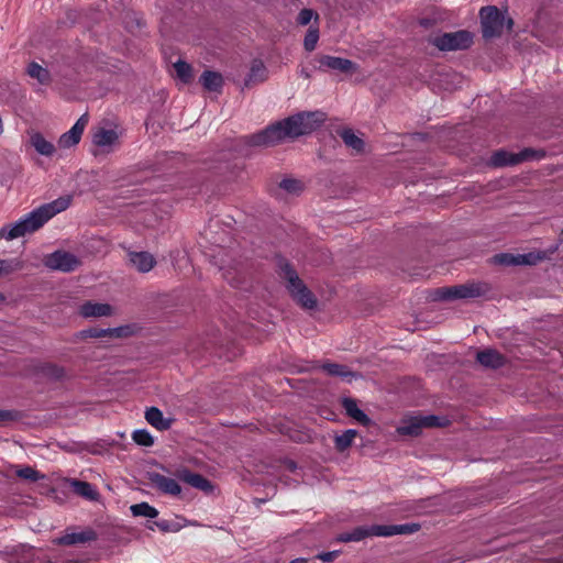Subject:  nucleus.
Wrapping results in <instances>:
<instances>
[{
	"label": "nucleus",
	"instance_id": "nucleus-1",
	"mask_svg": "<svg viewBox=\"0 0 563 563\" xmlns=\"http://www.w3.org/2000/svg\"><path fill=\"white\" fill-rule=\"evenodd\" d=\"M324 121L325 114L321 111L300 112L249 136V143L253 146H273L286 139L309 134Z\"/></svg>",
	"mask_w": 563,
	"mask_h": 563
},
{
	"label": "nucleus",
	"instance_id": "nucleus-2",
	"mask_svg": "<svg viewBox=\"0 0 563 563\" xmlns=\"http://www.w3.org/2000/svg\"><path fill=\"white\" fill-rule=\"evenodd\" d=\"M70 205L69 197H60L49 203H45L31 211L19 221L4 225L0 229V240L12 241L24 236L27 233L35 232L42 228L55 214L66 210Z\"/></svg>",
	"mask_w": 563,
	"mask_h": 563
},
{
	"label": "nucleus",
	"instance_id": "nucleus-3",
	"mask_svg": "<svg viewBox=\"0 0 563 563\" xmlns=\"http://www.w3.org/2000/svg\"><path fill=\"white\" fill-rule=\"evenodd\" d=\"M479 16L482 34L486 40L501 36L505 26L510 31L514 25L512 19L495 5L483 7Z\"/></svg>",
	"mask_w": 563,
	"mask_h": 563
},
{
	"label": "nucleus",
	"instance_id": "nucleus-4",
	"mask_svg": "<svg viewBox=\"0 0 563 563\" xmlns=\"http://www.w3.org/2000/svg\"><path fill=\"white\" fill-rule=\"evenodd\" d=\"M280 277L286 280V287L292 298L306 309H313L317 300L313 294L306 287L296 271L288 264L280 265Z\"/></svg>",
	"mask_w": 563,
	"mask_h": 563
},
{
	"label": "nucleus",
	"instance_id": "nucleus-5",
	"mask_svg": "<svg viewBox=\"0 0 563 563\" xmlns=\"http://www.w3.org/2000/svg\"><path fill=\"white\" fill-rule=\"evenodd\" d=\"M490 290L486 283H470L464 285H455L452 287H442L435 290V299L453 300L468 299L485 296Z\"/></svg>",
	"mask_w": 563,
	"mask_h": 563
},
{
	"label": "nucleus",
	"instance_id": "nucleus-6",
	"mask_svg": "<svg viewBox=\"0 0 563 563\" xmlns=\"http://www.w3.org/2000/svg\"><path fill=\"white\" fill-rule=\"evenodd\" d=\"M448 420L443 417L428 415V416H410L400 421L397 427V432L400 435L417 437L423 429L433 427H443Z\"/></svg>",
	"mask_w": 563,
	"mask_h": 563
},
{
	"label": "nucleus",
	"instance_id": "nucleus-7",
	"mask_svg": "<svg viewBox=\"0 0 563 563\" xmlns=\"http://www.w3.org/2000/svg\"><path fill=\"white\" fill-rule=\"evenodd\" d=\"M122 130L109 122L92 129L91 140L93 145L101 148L102 153H111L120 146Z\"/></svg>",
	"mask_w": 563,
	"mask_h": 563
},
{
	"label": "nucleus",
	"instance_id": "nucleus-8",
	"mask_svg": "<svg viewBox=\"0 0 563 563\" xmlns=\"http://www.w3.org/2000/svg\"><path fill=\"white\" fill-rule=\"evenodd\" d=\"M429 43L443 52L461 51L468 48L473 44V35L468 31L461 30L432 36Z\"/></svg>",
	"mask_w": 563,
	"mask_h": 563
},
{
	"label": "nucleus",
	"instance_id": "nucleus-9",
	"mask_svg": "<svg viewBox=\"0 0 563 563\" xmlns=\"http://www.w3.org/2000/svg\"><path fill=\"white\" fill-rule=\"evenodd\" d=\"M173 475L179 481L183 482L190 487L202 492L206 495H213L216 490V485L205 477L203 475L192 472L187 467H177Z\"/></svg>",
	"mask_w": 563,
	"mask_h": 563
},
{
	"label": "nucleus",
	"instance_id": "nucleus-10",
	"mask_svg": "<svg viewBox=\"0 0 563 563\" xmlns=\"http://www.w3.org/2000/svg\"><path fill=\"white\" fill-rule=\"evenodd\" d=\"M43 262L51 269L66 273L75 271L80 264V261L74 254L65 251H56L48 254Z\"/></svg>",
	"mask_w": 563,
	"mask_h": 563
},
{
	"label": "nucleus",
	"instance_id": "nucleus-11",
	"mask_svg": "<svg viewBox=\"0 0 563 563\" xmlns=\"http://www.w3.org/2000/svg\"><path fill=\"white\" fill-rule=\"evenodd\" d=\"M98 539V533L92 528H86L81 531H75L67 528L65 533L55 540V543L64 547L85 544Z\"/></svg>",
	"mask_w": 563,
	"mask_h": 563
},
{
	"label": "nucleus",
	"instance_id": "nucleus-12",
	"mask_svg": "<svg viewBox=\"0 0 563 563\" xmlns=\"http://www.w3.org/2000/svg\"><path fill=\"white\" fill-rule=\"evenodd\" d=\"M533 153L534 152L530 148H526L516 154L499 150L492 155L489 164L494 167L514 166L531 158Z\"/></svg>",
	"mask_w": 563,
	"mask_h": 563
},
{
	"label": "nucleus",
	"instance_id": "nucleus-13",
	"mask_svg": "<svg viewBox=\"0 0 563 563\" xmlns=\"http://www.w3.org/2000/svg\"><path fill=\"white\" fill-rule=\"evenodd\" d=\"M151 485L164 495L177 497L181 494V487L178 484V479L167 477L163 474L151 472L147 474Z\"/></svg>",
	"mask_w": 563,
	"mask_h": 563
},
{
	"label": "nucleus",
	"instance_id": "nucleus-14",
	"mask_svg": "<svg viewBox=\"0 0 563 563\" xmlns=\"http://www.w3.org/2000/svg\"><path fill=\"white\" fill-rule=\"evenodd\" d=\"M113 449L114 444L100 440L89 443H75L68 452L71 454L113 455Z\"/></svg>",
	"mask_w": 563,
	"mask_h": 563
},
{
	"label": "nucleus",
	"instance_id": "nucleus-15",
	"mask_svg": "<svg viewBox=\"0 0 563 563\" xmlns=\"http://www.w3.org/2000/svg\"><path fill=\"white\" fill-rule=\"evenodd\" d=\"M318 69L322 71L331 69L343 74H350L356 70V65L352 60L342 57L321 55L318 58Z\"/></svg>",
	"mask_w": 563,
	"mask_h": 563
},
{
	"label": "nucleus",
	"instance_id": "nucleus-16",
	"mask_svg": "<svg viewBox=\"0 0 563 563\" xmlns=\"http://www.w3.org/2000/svg\"><path fill=\"white\" fill-rule=\"evenodd\" d=\"M420 529L418 523L404 525H373L372 532L376 537H391L396 534H411Z\"/></svg>",
	"mask_w": 563,
	"mask_h": 563
},
{
	"label": "nucleus",
	"instance_id": "nucleus-17",
	"mask_svg": "<svg viewBox=\"0 0 563 563\" xmlns=\"http://www.w3.org/2000/svg\"><path fill=\"white\" fill-rule=\"evenodd\" d=\"M87 124L88 115L82 114L73 125V128L59 137V146L67 148L78 144Z\"/></svg>",
	"mask_w": 563,
	"mask_h": 563
},
{
	"label": "nucleus",
	"instance_id": "nucleus-18",
	"mask_svg": "<svg viewBox=\"0 0 563 563\" xmlns=\"http://www.w3.org/2000/svg\"><path fill=\"white\" fill-rule=\"evenodd\" d=\"M64 485L69 488L77 496H80L87 500H97L99 493L88 482L80 481L77 478H64Z\"/></svg>",
	"mask_w": 563,
	"mask_h": 563
},
{
	"label": "nucleus",
	"instance_id": "nucleus-19",
	"mask_svg": "<svg viewBox=\"0 0 563 563\" xmlns=\"http://www.w3.org/2000/svg\"><path fill=\"white\" fill-rule=\"evenodd\" d=\"M144 417L147 423L159 431L168 430L174 422L173 418L165 417L162 410L154 406L146 408Z\"/></svg>",
	"mask_w": 563,
	"mask_h": 563
},
{
	"label": "nucleus",
	"instance_id": "nucleus-20",
	"mask_svg": "<svg viewBox=\"0 0 563 563\" xmlns=\"http://www.w3.org/2000/svg\"><path fill=\"white\" fill-rule=\"evenodd\" d=\"M342 408L344 409L345 413L355 420L361 426H369L372 420L371 418L358 408L357 401L350 397H344L341 399Z\"/></svg>",
	"mask_w": 563,
	"mask_h": 563
},
{
	"label": "nucleus",
	"instance_id": "nucleus-21",
	"mask_svg": "<svg viewBox=\"0 0 563 563\" xmlns=\"http://www.w3.org/2000/svg\"><path fill=\"white\" fill-rule=\"evenodd\" d=\"M476 361L487 368H499L506 363V357L494 349L477 352Z\"/></svg>",
	"mask_w": 563,
	"mask_h": 563
},
{
	"label": "nucleus",
	"instance_id": "nucleus-22",
	"mask_svg": "<svg viewBox=\"0 0 563 563\" xmlns=\"http://www.w3.org/2000/svg\"><path fill=\"white\" fill-rule=\"evenodd\" d=\"M112 308L108 303L87 301L80 306L79 312L85 318L110 316Z\"/></svg>",
	"mask_w": 563,
	"mask_h": 563
},
{
	"label": "nucleus",
	"instance_id": "nucleus-23",
	"mask_svg": "<svg viewBox=\"0 0 563 563\" xmlns=\"http://www.w3.org/2000/svg\"><path fill=\"white\" fill-rule=\"evenodd\" d=\"M129 256L131 263L141 273L150 272L156 264L154 256L148 252H131Z\"/></svg>",
	"mask_w": 563,
	"mask_h": 563
},
{
	"label": "nucleus",
	"instance_id": "nucleus-24",
	"mask_svg": "<svg viewBox=\"0 0 563 563\" xmlns=\"http://www.w3.org/2000/svg\"><path fill=\"white\" fill-rule=\"evenodd\" d=\"M321 367L327 374L340 377L347 383H351L354 378L357 377L356 373L350 371L347 366L342 364L324 363Z\"/></svg>",
	"mask_w": 563,
	"mask_h": 563
},
{
	"label": "nucleus",
	"instance_id": "nucleus-25",
	"mask_svg": "<svg viewBox=\"0 0 563 563\" xmlns=\"http://www.w3.org/2000/svg\"><path fill=\"white\" fill-rule=\"evenodd\" d=\"M267 78V69L262 60L255 59L251 65L250 73L244 81L245 87L263 82Z\"/></svg>",
	"mask_w": 563,
	"mask_h": 563
},
{
	"label": "nucleus",
	"instance_id": "nucleus-26",
	"mask_svg": "<svg viewBox=\"0 0 563 563\" xmlns=\"http://www.w3.org/2000/svg\"><path fill=\"white\" fill-rule=\"evenodd\" d=\"M200 82L209 91H218L223 84L222 76L219 73L205 70L200 76Z\"/></svg>",
	"mask_w": 563,
	"mask_h": 563
},
{
	"label": "nucleus",
	"instance_id": "nucleus-27",
	"mask_svg": "<svg viewBox=\"0 0 563 563\" xmlns=\"http://www.w3.org/2000/svg\"><path fill=\"white\" fill-rule=\"evenodd\" d=\"M26 74L31 78L36 79L41 85H48L51 82L49 71L35 62H32L27 65Z\"/></svg>",
	"mask_w": 563,
	"mask_h": 563
},
{
	"label": "nucleus",
	"instance_id": "nucleus-28",
	"mask_svg": "<svg viewBox=\"0 0 563 563\" xmlns=\"http://www.w3.org/2000/svg\"><path fill=\"white\" fill-rule=\"evenodd\" d=\"M31 144L38 154L44 156H51L55 152L54 145L40 133H34L31 136Z\"/></svg>",
	"mask_w": 563,
	"mask_h": 563
},
{
	"label": "nucleus",
	"instance_id": "nucleus-29",
	"mask_svg": "<svg viewBox=\"0 0 563 563\" xmlns=\"http://www.w3.org/2000/svg\"><path fill=\"white\" fill-rule=\"evenodd\" d=\"M340 136L346 146L351 147L355 152L360 153L363 151L364 142L358 137L351 129H344L341 131Z\"/></svg>",
	"mask_w": 563,
	"mask_h": 563
},
{
	"label": "nucleus",
	"instance_id": "nucleus-30",
	"mask_svg": "<svg viewBox=\"0 0 563 563\" xmlns=\"http://www.w3.org/2000/svg\"><path fill=\"white\" fill-rule=\"evenodd\" d=\"M130 511L134 517L156 518L158 516V510L146 501L132 505Z\"/></svg>",
	"mask_w": 563,
	"mask_h": 563
},
{
	"label": "nucleus",
	"instance_id": "nucleus-31",
	"mask_svg": "<svg viewBox=\"0 0 563 563\" xmlns=\"http://www.w3.org/2000/svg\"><path fill=\"white\" fill-rule=\"evenodd\" d=\"M173 66H174L177 78L181 82L189 84L191 81L192 68L188 63H186L181 59H178L176 63H174Z\"/></svg>",
	"mask_w": 563,
	"mask_h": 563
},
{
	"label": "nucleus",
	"instance_id": "nucleus-32",
	"mask_svg": "<svg viewBox=\"0 0 563 563\" xmlns=\"http://www.w3.org/2000/svg\"><path fill=\"white\" fill-rule=\"evenodd\" d=\"M369 536H375L372 532V526L366 529L358 527V528H355L352 532L342 533L339 537V540L343 541V542L361 541L364 538L369 537Z\"/></svg>",
	"mask_w": 563,
	"mask_h": 563
},
{
	"label": "nucleus",
	"instance_id": "nucleus-33",
	"mask_svg": "<svg viewBox=\"0 0 563 563\" xmlns=\"http://www.w3.org/2000/svg\"><path fill=\"white\" fill-rule=\"evenodd\" d=\"M355 430H346L342 434L335 437V448L339 451L346 450L353 442L354 438L356 437Z\"/></svg>",
	"mask_w": 563,
	"mask_h": 563
},
{
	"label": "nucleus",
	"instance_id": "nucleus-34",
	"mask_svg": "<svg viewBox=\"0 0 563 563\" xmlns=\"http://www.w3.org/2000/svg\"><path fill=\"white\" fill-rule=\"evenodd\" d=\"M279 187L290 195H299L303 189L302 183L294 178H284L279 183Z\"/></svg>",
	"mask_w": 563,
	"mask_h": 563
},
{
	"label": "nucleus",
	"instance_id": "nucleus-35",
	"mask_svg": "<svg viewBox=\"0 0 563 563\" xmlns=\"http://www.w3.org/2000/svg\"><path fill=\"white\" fill-rule=\"evenodd\" d=\"M133 441L142 446H151L154 443L152 434L146 429H137L132 433Z\"/></svg>",
	"mask_w": 563,
	"mask_h": 563
},
{
	"label": "nucleus",
	"instance_id": "nucleus-36",
	"mask_svg": "<svg viewBox=\"0 0 563 563\" xmlns=\"http://www.w3.org/2000/svg\"><path fill=\"white\" fill-rule=\"evenodd\" d=\"M518 254L499 253L493 257V263L503 266H518Z\"/></svg>",
	"mask_w": 563,
	"mask_h": 563
},
{
	"label": "nucleus",
	"instance_id": "nucleus-37",
	"mask_svg": "<svg viewBox=\"0 0 563 563\" xmlns=\"http://www.w3.org/2000/svg\"><path fill=\"white\" fill-rule=\"evenodd\" d=\"M543 260L540 253L518 254V265H536Z\"/></svg>",
	"mask_w": 563,
	"mask_h": 563
},
{
	"label": "nucleus",
	"instance_id": "nucleus-38",
	"mask_svg": "<svg viewBox=\"0 0 563 563\" xmlns=\"http://www.w3.org/2000/svg\"><path fill=\"white\" fill-rule=\"evenodd\" d=\"M319 40V31L317 29H309L303 41L305 48L311 52L316 48Z\"/></svg>",
	"mask_w": 563,
	"mask_h": 563
},
{
	"label": "nucleus",
	"instance_id": "nucleus-39",
	"mask_svg": "<svg viewBox=\"0 0 563 563\" xmlns=\"http://www.w3.org/2000/svg\"><path fill=\"white\" fill-rule=\"evenodd\" d=\"M16 475L21 478L29 479L32 482H35L41 477L40 473L37 471H35L34 468H32L31 466H25V467L19 468L16 471ZM44 476H42V478Z\"/></svg>",
	"mask_w": 563,
	"mask_h": 563
},
{
	"label": "nucleus",
	"instance_id": "nucleus-40",
	"mask_svg": "<svg viewBox=\"0 0 563 563\" xmlns=\"http://www.w3.org/2000/svg\"><path fill=\"white\" fill-rule=\"evenodd\" d=\"M156 528L163 532H177L180 530V526L177 522L166 519L157 520Z\"/></svg>",
	"mask_w": 563,
	"mask_h": 563
},
{
	"label": "nucleus",
	"instance_id": "nucleus-41",
	"mask_svg": "<svg viewBox=\"0 0 563 563\" xmlns=\"http://www.w3.org/2000/svg\"><path fill=\"white\" fill-rule=\"evenodd\" d=\"M130 334L129 327L107 328V336L109 338H123Z\"/></svg>",
	"mask_w": 563,
	"mask_h": 563
},
{
	"label": "nucleus",
	"instance_id": "nucleus-42",
	"mask_svg": "<svg viewBox=\"0 0 563 563\" xmlns=\"http://www.w3.org/2000/svg\"><path fill=\"white\" fill-rule=\"evenodd\" d=\"M314 15V12L311 9H302L298 14V23L300 25H308L312 18Z\"/></svg>",
	"mask_w": 563,
	"mask_h": 563
},
{
	"label": "nucleus",
	"instance_id": "nucleus-43",
	"mask_svg": "<svg viewBox=\"0 0 563 563\" xmlns=\"http://www.w3.org/2000/svg\"><path fill=\"white\" fill-rule=\"evenodd\" d=\"M84 338H103L107 336V329L89 328L81 332Z\"/></svg>",
	"mask_w": 563,
	"mask_h": 563
},
{
	"label": "nucleus",
	"instance_id": "nucleus-44",
	"mask_svg": "<svg viewBox=\"0 0 563 563\" xmlns=\"http://www.w3.org/2000/svg\"><path fill=\"white\" fill-rule=\"evenodd\" d=\"M340 552L339 551H330V552H322L317 555V559L321 560L322 562H333L338 556Z\"/></svg>",
	"mask_w": 563,
	"mask_h": 563
},
{
	"label": "nucleus",
	"instance_id": "nucleus-45",
	"mask_svg": "<svg viewBox=\"0 0 563 563\" xmlns=\"http://www.w3.org/2000/svg\"><path fill=\"white\" fill-rule=\"evenodd\" d=\"M13 267L10 262L5 260H0V276L10 273Z\"/></svg>",
	"mask_w": 563,
	"mask_h": 563
},
{
	"label": "nucleus",
	"instance_id": "nucleus-46",
	"mask_svg": "<svg viewBox=\"0 0 563 563\" xmlns=\"http://www.w3.org/2000/svg\"><path fill=\"white\" fill-rule=\"evenodd\" d=\"M277 461L283 462L285 464L286 468H288L291 472L296 470L295 460L288 459V460H277Z\"/></svg>",
	"mask_w": 563,
	"mask_h": 563
},
{
	"label": "nucleus",
	"instance_id": "nucleus-47",
	"mask_svg": "<svg viewBox=\"0 0 563 563\" xmlns=\"http://www.w3.org/2000/svg\"><path fill=\"white\" fill-rule=\"evenodd\" d=\"M307 560L306 559H295L292 561H290L289 563H306Z\"/></svg>",
	"mask_w": 563,
	"mask_h": 563
},
{
	"label": "nucleus",
	"instance_id": "nucleus-48",
	"mask_svg": "<svg viewBox=\"0 0 563 563\" xmlns=\"http://www.w3.org/2000/svg\"><path fill=\"white\" fill-rule=\"evenodd\" d=\"M147 528H148L150 530H154V529L156 528V521L151 522V523L147 526Z\"/></svg>",
	"mask_w": 563,
	"mask_h": 563
},
{
	"label": "nucleus",
	"instance_id": "nucleus-49",
	"mask_svg": "<svg viewBox=\"0 0 563 563\" xmlns=\"http://www.w3.org/2000/svg\"><path fill=\"white\" fill-rule=\"evenodd\" d=\"M300 74H301V76H303L306 78H309V76H310L309 73L306 71L303 68L301 69Z\"/></svg>",
	"mask_w": 563,
	"mask_h": 563
},
{
	"label": "nucleus",
	"instance_id": "nucleus-50",
	"mask_svg": "<svg viewBox=\"0 0 563 563\" xmlns=\"http://www.w3.org/2000/svg\"><path fill=\"white\" fill-rule=\"evenodd\" d=\"M7 413L3 411H0V420H3L5 418Z\"/></svg>",
	"mask_w": 563,
	"mask_h": 563
},
{
	"label": "nucleus",
	"instance_id": "nucleus-51",
	"mask_svg": "<svg viewBox=\"0 0 563 563\" xmlns=\"http://www.w3.org/2000/svg\"><path fill=\"white\" fill-rule=\"evenodd\" d=\"M294 440H296V441H301V440H302V437H301V435H299L298 438H294Z\"/></svg>",
	"mask_w": 563,
	"mask_h": 563
},
{
	"label": "nucleus",
	"instance_id": "nucleus-52",
	"mask_svg": "<svg viewBox=\"0 0 563 563\" xmlns=\"http://www.w3.org/2000/svg\"><path fill=\"white\" fill-rule=\"evenodd\" d=\"M561 235L563 236V227H562V230H561Z\"/></svg>",
	"mask_w": 563,
	"mask_h": 563
}]
</instances>
